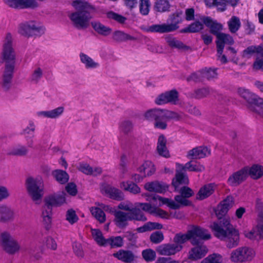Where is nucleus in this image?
I'll return each instance as SVG.
<instances>
[{"label": "nucleus", "instance_id": "45", "mask_svg": "<svg viewBox=\"0 0 263 263\" xmlns=\"http://www.w3.org/2000/svg\"><path fill=\"white\" fill-rule=\"evenodd\" d=\"M92 26L94 30L98 33L103 35H108L111 32V29L99 22H93L91 23Z\"/></svg>", "mask_w": 263, "mask_h": 263}, {"label": "nucleus", "instance_id": "15", "mask_svg": "<svg viewBox=\"0 0 263 263\" xmlns=\"http://www.w3.org/2000/svg\"><path fill=\"white\" fill-rule=\"evenodd\" d=\"M136 206H141L142 210L156 217H158L164 219H169L171 218V215L168 212L159 207L153 206L150 203L137 202Z\"/></svg>", "mask_w": 263, "mask_h": 263}, {"label": "nucleus", "instance_id": "52", "mask_svg": "<svg viewBox=\"0 0 263 263\" xmlns=\"http://www.w3.org/2000/svg\"><path fill=\"white\" fill-rule=\"evenodd\" d=\"M256 228L259 239L263 240V212L258 214Z\"/></svg>", "mask_w": 263, "mask_h": 263}, {"label": "nucleus", "instance_id": "12", "mask_svg": "<svg viewBox=\"0 0 263 263\" xmlns=\"http://www.w3.org/2000/svg\"><path fill=\"white\" fill-rule=\"evenodd\" d=\"M239 95L248 103L251 104V109L259 114H263V99L245 88H239Z\"/></svg>", "mask_w": 263, "mask_h": 263}, {"label": "nucleus", "instance_id": "28", "mask_svg": "<svg viewBox=\"0 0 263 263\" xmlns=\"http://www.w3.org/2000/svg\"><path fill=\"white\" fill-rule=\"evenodd\" d=\"M156 150L160 156L166 158L170 157V152L166 146V139L163 135H160L158 137Z\"/></svg>", "mask_w": 263, "mask_h": 263}, {"label": "nucleus", "instance_id": "38", "mask_svg": "<svg viewBox=\"0 0 263 263\" xmlns=\"http://www.w3.org/2000/svg\"><path fill=\"white\" fill-rule=\"evenodd\" d=\"M30 36H40L45 33V27L40 23L31 21Z\"/></svg>", "mask_w": 263, "mask_h": 263}, {"label": "nucleus", "instance_id": "21", "mask_svg": "<svg viewBox=\"0 0 263 263\" xmlns=\"http://www.w3.org/2000/svg\"><path fill=\"white\" fill-rule=\"evenodd\" d=\"M208 252V249L203 245H197L189 252L188 258L191 260H197L203 257Z\"/></svg>", "mask_w": 263, "mask_h": 263}, {"label": "nucleus", "instance_id": "23", "mask_svg": "<svg viewBox=\"0 0 263 263\" xmlns=\"http://www.w3.org/2000/svg\"><path fill=\"white\" fill-rule=\"evenodd\" d=\"M247 170L245 167L234 173L228 179V183L231 186H237L243 181L247 178Z\"/></svg>", "mask_w": 263, "mask_h": 263}, {"label": "nucleus", "instance_id": "46", "mask_svg": "<svg viewBox=\"0 0 263 263\" xmlns=\"http://www.w3.org/2000/svg\"><path fill=\"white\" fill-rule=\"evenodd\" d=\"M13 216L11 209L5 205L0 206V221H6L10 219Z\"/></svg>", "mask_w": 263, "mask_h": 263}, {"label": "nucleus", "instance_id": "33", "mask_svg": "<svg viewBox=\"0 0 263 263\" xmlns=\"http://www.w3.org/2000/svg\"><path fill=\"white\" fill-rule=\"evenodd\" d=\"M97 205L100 208L95 206L91 207L90 208V211L93 216H94L97 220L100 223H103L106 220V216L104 212L101 208L104 209L105 206L102 203H97Z\"/></svg>", "mask_w": 263, "mask_h": 263}, {"label": "nucleus", "instance_id": "2", "mask_svg": "<svg viewBox=\"0 0 263 263\" xmlns=\"http://www.w3.org/2000/svg\"><path fill=\"white\" fill-rule=\"evenodd\" d=\"M72 6L78 11L72 13L69 17L78 28H86L89 25L92 17V13L95 11L94 6L83 0H76L71 3Z\"/></svg>", "mask_w": 263, "mask_h": 263}, {"label": "nucleus", "instance_id": "44", "mask_svg": "<svg viewBox=\"0 0 263 263\" xmlns=\"http://www.w3.org/2000/svg\"><path fill=\"white\" fill-rule=\"evenodd\" d=\"M171 5L167 0H157L154 5V9L159 12L168 11Z\"/></svg>", "mask_w": 263, "mask_h": 263}, {"label": "nucleus", "instance_id": "32", "mask_svg": "<svg viewBox=\"0 0 263 263\" xmlns=\"http://www.w3.org/2000/svg\"><path fill=\"white\" fill-rule=\"evenodd\" d=\"M113 256L125 262H130L134 260L135 256L130 251L120 250L113 254Z\"/></svg>", "mask_w": 263, "mask_h": 263}, {"label": "nucleus", "instance_id": "5", "mask_svg": "<svg viewBox=\"0 0 263 263\" xmlns=\"http://www.w3.org/2000/svg\"><path fill=\"white\" fill-rule=\"evenodd\" d=\"M176 173L175 177L172 180V185L175 188V191L179 190L181 185H187L189 182V180L186 174L185 173L186 171L192 172H202L204 170V167L200 163L190 161L186 163L184 165L177 163Z\"/></svg>", "mask_w": 263, "mask_h": 263}, {"label": "nucleus", "instance_id": "22", "mask_svg": "<svg viewBox=\"0 0 263 263\" xmlns=\"http://www.w3.org/2000/svg\"><path fill=\"white\" fill-rule=\"evenodd\" d=\"M66 194L62 192L59 194L50 195L46 197L45 202L46 205L60 206L66 203Z\"/></svg>", "mask_w": 263, "mask_h": 263}, {"label": "nucleus", "instance_id": "18", "mask_svg": "<svg viewBox=\"0 0 263 263\" xmlns=\"http://www.w3.org/2000/svg\"><path fill=\"white\" fill-rule=\"evenodd\" d=\"M101 192L109 197L117 200H121L124 199L123 193L119 189L112 187L110 185L103 183L100 186Z\"/></svg>", "mask_w": 263, "mask_h": 263}, {"label": "nucleus", "instance_id": "62", "mask_svg": "<svg viewBox=\"0 0 263 263\" xmlns=\"http://www.w3.org/2000/svg\"><path fill=\"white\" fill-rule=\"evenodd\" d=\"M164 239L163 234L161 232L156 231L151 234V241L154 243H159Z\"/></svg>", "mask_w": 263, "mask_h": 263}, {"label": "nucleus", "instance_id": "9", "mask_svg": "<svg viewBox=\"0 0 263 263\" xmlns=\"http://www.w3.org/2000/svg\"><path fill=\"white\" fill-rule=\"evenodd\" d=\"M255 255L256 252L253 248L242 246L232 250L230 254L229 259L233 263L247 262L253 260Z\"/></svg>", "mask_w": 263, "mask_h": 263}, {"label": "nucleus", "instance_id": "58", "mask_svg": "<svg viewBox=\"0 0 263 263\" xmlns=\"http://www.w3.org/2000/svg\"><path fill=\"white\" fill-rule=\"evenodd\" d=\"M142 255L143 258L146 261H152L156 258V253L155 252L151 249H147L144 250L142 252Z\"/></svg>", "mask_w": 263, "mask_h": 263}, {"label": "nucleus", "instance_id": "63", "mask_svg": "<svg viewBox=\"0 0 263 263\" xmlns=\"http://www.w3.org/2000/svg\"><path fill=\"white\" fill-rule=\"evenodd\" d=\"M35 129V126L33 122L30 121L28 125L23 129L21 134L26 136H32L34 135V132Z\"/></svg>", "mask_w": 263, "mask_h": 263}, {"label": "nucleus", "instance_id": "6", "mask_svg": "<svg viewBox=\"0 0 263 263\" xmlns=\"http://www.w3.org/2000/svg\"><path fill=\"white\" fill-rule=\"evenodd\" d=\"M203 22L210 29L211 32L216 35V45L218 53H221L224 45H232L233 44V39L229 34L220 32L222 29V26L220 24L209 17L204 18Z\"/></svg>", "mask_w": 263, "mask_h": 263}, {"label": "nucleus", "instance_id": "7", "mask_svg": "<svg viewBox=\"0 0 263 263\" xmlns=\"http://www.w3.org/2000/svg\"><path fill=\"white\" fill-rule=\"evenodd\" d=\"M183 17L181 12H176L169 16L166 23L152 25L147 27L146 31L159 33L174 31L178 28V25L182 22Z\"/></svg>", "mask_w": 263, "mask_h": 263}, {"label": "nucleus", "instance_id": "40", "mask_svg": "<svg viewBox=\"0 0 263 263\" xmlns=\"http://www.w3.org/2000/svg\"><path fill=\"white\" fill-rule=\"evenodd\" d=\"M162 224L160 223L148 222L143 226L138 228L136 229V231L139 233H144L146 231H149L155 229L160 230L162 229Z\"/></svg>", "mask_w": 263, "mask_h": 263}, {"label": "nucleus", "instance_id": "20", "mask_svg": "<svg viewBox=\"0 0 263 263\" xmlns=\"http://www.w3.org/2000/svg\"><path fill=\"white\" fill-rule=\"evenodd\" d=\"M181 250L182 247L180 245H176L175 243L163 244L156 249L159 254L166 256L174 255Z\"/></svg>", "mask_w": 263, "mask_h": 263}, {"label": "nucleus", "instance_id": "42", "mask_svg": "<svg viewBox=\"0 0 263 263\" xmlns=\"http://www.w3.org/2000/svg\"><path fill=\"white\" fill-rule=\"evenodd\" d=\"M161 116L162 120H164L166 122L169 120H178L182 118V115L181 114L165 109H162Z\"/></svg>", "mask_w": 263, "mask_h": 263}, {"label": "nucleus", "instance_id": "41", "mask_svg": "<svg viewBox=\"0 0 263 263\" xmlns=\"http://www.w3.org/2000/svg\"><path fill=\"white\" fill-rule=\"evenodd\" d=\"M91 235L97 244L100 246H106V240L103 236L102 232L97 229H91Z\"/></svg>", "mask_w": 263, "mask_h": 263}, {"label": "nucleus", "instance_id": "3", "mask_svg": "<svg viewBox=\"0 0 263 263\" xmlns=\"http://www.w3.org/2000/svg\"><path fill=\"white\" fill-rule=\"evenodd\" d=\"M180 195H176L174 197L175 200L168 198L162 197L160 196H155L153 197L155 200H159V206H161L166 205L170 209H178L181 206H189L192 202L187 198L192 197L194 195L193 191L189 187L184 186L181 187L179 191Z\"/></svg>", "mask_w": 263, "mask_h": 263}, {"label": "nucleus", "instance_id": "60", "mask_svg": "<svg viewBox=\"0 0 263 263\" xmlns=\"http://www.w3.org/2000/svg\"><path fill=\"white\" fill-rule=\"evenodd\" d=\"M66 219L70 223L73 224L79 218L76 212L72 209H69L66 212Z\"/></svg>", "mask_w": 263, "mask_h": 263}, {"label": "nucleus", "instance_id": "51", "mask_svg": "<svg viewBox=\"0 0 263 263\" xmlns=\"http://www.w3.org/2000/svg\"><path fill=\"white\" fill-rule=\"evenodd\" d=\"M228 25L230 31L232 33H235L239 29L241 23L238 17L235 16H233L228 22Z\"/></svg>", "mask_w": 263, "mask_h": 263}, {"label": "nucleus", "instance_id": "64", "mask_svg": "<svg viewBox=\"0 0 263 263\" xmlns=\"http://www.w3.org/2000/svg\"><path fill=\"white\" fill-rule=\"evenodd\" d=\"M253 68L256 70L263 69V54L259 53L253 64Z\"/></svg>", "mask_w": 263, "mask_h": 263}, {"label": "nucleus", "instance_id": "43", "mask_svg": "<svg viewBox=\"0 0 263 263\" xmlns=\"http://www.w3.org/2000/svg\"><path fill=\"white\" fill-rule=\"evenodd\" d=\"M52 174L55 180L61 184L65 183L69 179V175L64 171L57 170L53 171Z\"/></svg>", "mask_w": 263, "mask_h": 263}, {"label": "nucleus", "instance_id": "57", "mask_svg": "<svg viewBox=\"0 0 263 263\" xmlns=\"http://www.w3.org/2000/svg\"><path fill=\"white\" fill-rule=\"evenodd\" d=\"M113 39L117 41H124L133 39L129 34L121 31H116L113 34Z\"/></svg>", "mask_w": 263, "mask_h": 263}, {"label": "nucleus", "instance_id": "36", "mask_svg": "<svg viewBox=\"0 0 263 263\" xmlns=\"http://www.w3.org/2000/svg\"><path fill=\"white\" fill-rule=\"evenodd\" d=\"M136 203L135 204V205H133V204L129 201H125L123 202H121L118 205V208L119 209L124 210L127 211L128 212H135L136 214H138L139 215H141L142 216H144L143 213L138 208H141V206H136Z\"/></svg>", "mask_w": 263, "mask_h": 263}, {"label": "nucleus", "instance_id": "37", "mask_svg": "<svg viewBox=\"0 0 263 263\" xmlns=\"http://www.w3.org/2000/svg\"><path fill=\"white\" fill-rule=\"evenodd\" d=\"M42 217L46 229H49L52 221V209L49 205H45L43 210Z\"/></svg>", "mask_w": 263, "mask_h": 263}, {"label": "nucleus", "instance_id": "24", "mask_svg": "<svg viewBox=\"0 0 263 263\" xmlns=\"http://www.w3.org/2000/svg\"><path fill=\"white\" fill-rule=\"evenodd\" d=\"M211 150L206 146H199L189 151L187 157L189 159H201L210 155Z\"/></svg>", "mask_w": 263, "mask_h": 263}, {"label": "nucleus", "instance_id": "11", "mask_svg": "<svg viewBox=\"0 0 263 263\" xmlns=\"http://www.w3.org/2000/svg\"><path fill=\"white\" fill-rule=\"evenodd\" d=\"M112 214L114 216V221L115 224L120 228L127 226V222L129 220H136L144 221L147 219L145 216L136 214L135 212H124L120 210H115L112 212Z\"/></svg>", "mask_w": 263, "mask_h": 263}, {"label": "nucleus", "instance_id": "49", "mask_svg": "<svg viewBox=\"0 0 263 263\" xmlns=\"http://www.w3.org/2000/svg\"><path fill=\"white\" fill-rule=\"evenodd\" d=\"M222 256L216 253L209 255L201 261V263H222Z\"/></svg>", "mask_w": 263, "mask_h": 263}, {"label": "nucleus", "instance_id": "54", "mask_svg": "<svg viewBox=\"0 0 263 263\" xmlns=\"http://www.w3.org/2000/svg\"><path fill=\"white\" fill-rule=\"evenodd\" d=\"M244 236L252 240H259L256 226L251 230H245L242 232Z\"/></svg>", "mask_w": 263, "mask_h": 263}, {"label": "nucleus", "instance_id": "56", "mask_svg": "<svg viewBox=\"0 0 263 263\" xmlns=\"http://www.w3.org/2000/svg\"><path fill=\"white\" fill-rule=\"evenodd\" d=\"M150 7L149 0H140V12L142 15H146L148 14Z\"/></svg>", "mask_w": 263, "mask_h": 263}, {"label": "nucleus", "instance_id": "55", "mask_svg": "<svg viewBox=\"0 0 263 263\" xmlns=\"http://www.w3.org/2000/svg\"><path fill=\"white\" fill-rule=\"evenodd\" d=\"M203 28V24L199 22H196L183 30V32H196Z\"/></svg>", "mask_w": 263, "mask_h": 263}, {"label": "nucleus", "instance_id": "29", "mask_svg": "<svg viewBox=\"0 0 263 263\" xmlns=\"http://www.w3.org/2000/svg\"><path fill=\"white\" fill-rule=\"evenodd\" d=\"M79 58L81 63L87 69H95L100 66L98 62L84 53L81 52L79 54Z\"/></svg>", "mask_w": 263, "mask_h": 263}, {"label": "nucleus", "instance_id": "31", "mask_svg": "<svg viewBox=\"0 0 263 263\" xmlns=\"http://www.w3.org/2000/svg\"><path fill=\"white\" fill-rule=\"evenodd\" d=\"M247 176L249 175L253 179H258L263 176V166L259 164H254L251 167L246 166Z\"/></svg>", "mask_w": 263, "mask_h": 263}, {"label": "nucleus", "instance_id": "19", "mask_svg": "<svg viewBox=\"0 0 263 263\" xmlns=\"http://www.w3.org/2000/svg\"><path fill=\"white\" fill-rule=\"evenodd\" d=\"M144 188L149 192L163 194L168 189V185L162 181H154L146 182Z\"/></svg>", "mask_w": 263, "mask_h": 263}, {"label": "nucleus", "instance_id": "47", "mask_svg": "<svg viewBox=\"0 0 263 263\" xmlns=\"http://www.w3.org/2000/svg\"><path fill=\"white\" fill-rule=\"evenodd\" d=\"M123 244V239L121 236H112L106 240V246L109 245L112 248H120Z\"/></svg>", "mask_w": 263, "mask_h": 263}, {"label": "nucleus", "instance_id": "59", "mask_svg": "<svg viewBox=\"0 0 263 263\" xmlns=\"http://www.w3.org/2000/svg\"><path fill=\"white\" fill-rule=\"evenodd\" d=\"M168 103L176 104L178 100V94L177 91L172 90L165 92Z\"/></svg>", "mask_w": 263, "mask_h": 263}, {"label": "nucleus", "instance_id": "4", "mask_svg": "<svg viewBox=\"0 0 263 263\" xmlns=\"http://www.w3.org/2000/svg\"><path fill=\"white\" fill-rule=\"evenodd\" d=\"M211 237L209 231L200 227L192 226L185 234H177L174 238L176 245H180L182 248V245L190 240L192 245L198 243L199 240H208Z\"/></svg>", "mask_w": 263, "mask_h": 263}, {"label": "nucleus", "instance_id": "16", "mask_svg": "<svg viewBox=\"0 0 263 263\" xmlns=\"http://www.w3.org/2000/svg\"><path fill=\"white\" fill-rule=\"evenodd\" d=\"M10 7L19 9H35L39 6L36 0H4Z\"/></svg>", "mask_w": 263, "mask_h": 263}, {"label": "nucleus", "instance_id": "17", "mask_svg": "<svg viewBox=\"0 0 263 263\" xmlns=\"http://www.w3.org/2000/svg\"><path fill=\"white\" fill-rule=\"evenodd\" d=\"M234 204V199L233 197L229 196L221 201L215 210V214L218 218L225 215L229 210Z\"/></svg>", "mask_w": 263, "mask_h": 263}, {"label": "nucleus", "instance_id": "48", "mask_svg": "<svg viewBox=\"0 0 263 263\" xmlns=\"http://www.w3.org/2000/svg\"><path fill=\"white\" fill-rule=\"evenodd\" d=\"M31 21L21 23L18 27V32L20 34L27 37L31 35Z\"/></svg>", "mask_w": 263, "mask_h": 263}, {"label": "nucleus", "instance_id": "34", "mask_svg": "<svg viewBox=\"0 0 263 263\" xmlns=\"http://www.w3.org/2000/svg\"><path fill=\"white\" fill-rule=\"evenodd\" d=\"M138 171L141 174H143L146 177L151 176L155 172V167L152 162L150 161H145L143 163L138 167Z\"/></svg>", "mask_w": 263, "mask_h": 263}, {"label": "nucleus", "instance_id": "13", "mask_svg": "<svg viewBox=\"0 0 263 263\" xmlns=\"http://www.w3.org/2000/svg\"><path fill=\"white\" fill-rule=\"evenodd\" d=\"M162 109L153 108L146 110L143 114L144 119L147 121H155L154 127L160 129H165L167 127V123L162 120Z\"/></svg>", "mask_w": 263, "mask_h": 263}, {"label": "nucleus", "instance_id": "27", "mask_svg": "<svg viewBox=\"0 0 263 263\" xmlns=\"http://www.w3.org/2000/svg\"><path fill=\"white\" fill-rule=\"evenodd\" d=\"M15 64H5L4 71L2 84L5 88H8L11 82L14 71Z\"/></svg>", "mask_w": 263, "mask_h": 263}, {"label": "nucleus", "instance_id": "30", "mask_svg": "<svg viewBox=\"0 0 263 263\" xmlns=\"http://www.w3.org/2000/svg\"><path fill=\"white\" fill-rule=\"evenodd\" d=\"M216 185L214 183H209L202 186L196 195L198 200H203L211 196L214 192Z\"/></svg>", "mask_w": 263, "mask_h": 263}, {"label": "nucleus", "instance_id": "26", "mask_svg": "<svg viewBox=\"0 0 263 263\" xmlns=\"http://www.w3.org/2000/svg\"><path fill=\"white\" fill-rule=\"evenodd\" d=\"M216 70V69L205 68L201 71L193 74L192 75V78L195 81L202 80V79L200 77L206 78L209 80L214 79L216 78L217 76Z\"/></svg>", "mask_w": 263, "mask_h": 263}, {"label": "nucleus", "instance_id": "1", "mask_svg": "<svg viewBox=\"0 0 263 263\" xmlns=\"http://www.w3.org/2000/svg\"><path fill=\"white\" fill-rule=\"evenodd\" d=\"M218 221L210 226L215 237L226 242L229 249L234 248L239 243V231L234 228L229 217H220Z\"/></svg>", "mask_w": 263, "mask_h": 263}, {"label": "nucleus", "instance_id": "35", "mask_svg": "<svg viewBox=\"0 0 263 263\" xmlns=\"http://www.w3.org/2000/svg\"><path fill=\"white\" fill-rule=\"evenodd\" d=\"M120 187L121 189L133 194H137L141 192V189L136 183L129 180L121 182Z\"/></svg>", "mask_w": 263, "mask_h": 263}, {"label": "nucleus", "instance_id": "50", "mask_svg": "<svg viewBox=\"0 0 263 263\" xmlns=\"http://www.w3.org/2000/svg\"><path fill=\"white\" fill-rule=\"evenodd\" d=\"M43 76V68L39 65H35L33 69L31 80L35 83L38 82Z\"/></svg>", "mask_w": 263, "mask_h": 263}, {"label": "nucleus", "instance_id": "39", "mask_svg": "<svg viewBox=\"0 0 263 263\" xmlns=\"http://www.w3.org/2000/svg\"><path fill=\"white\" fill-rule=\"evenodd\" d=\"M28 153V149L23 145L10 147L7 151V154L12 156H24Z\"/></svg>", "mask_w": 263, "mask_h": 263}, {"label": "nucleus", "instance_id": "25", "mask_svg": "<svg viewBox=\"0 0 263 263\" xmlns=\"http://www.w3.org/2000/svg\"><path fill=\"white\" fill-rule=\"evenodd\" d=\"M64 108L62 106H59L53 109L48 110L40 111L36 112V116L40 118H45L49 119H57L63 114Z\"/></svg>", "mask_w": 263, "mask_h": 263}, {"label": "nucleus", "instance_id": "61", "mask_svg": "<svg viewBox=\"0 0 263 263\" xmlns=\"http://www.w3.org/2000/svg\"><path fill=\"white\" fill-rule=\"evenodd\" d=\"M107 16L108 18L112 19L119 23H124L126 20V17L112 11L107 12Z\"/></svg>", "mask_w": 263, "mask_h": 263}, {"label": "nucleus", "instance_id": "53", "mask_svg": "<svg viewBox=\"0 0 263 263\" xmlns=\"http://www.w3.org/2000/svg\"><path fill=\"white\" fill-rule=\"evenodd\" d=\"M256 53L257 54L259 53L263 54V46H250L248 47L243 51L244 57H249L253 53Z\"/></svg>", "mask_w": 263, "mask_h": 263}, {"label": "nucleus", "instance_id": "14", "mask_svg": "<svg viewBox=\"0 0 263 263\" xmlns=\"http://www.w3.org/2000/svg\"><path fill=\"white\" fill-rule=\"evenodd\" d=\"M0 245L9 254H14L20 249V246L7 232L0 233Z\"/></svg>", "mask_w": 263, "mask_h": 263}, {"label": "nucleus", "instance_id": "8", "mask_svg": "<svg viewBox=\"0 0 263 263\" xmlns=\"http://www.w3.org/2000/svg\"><path fill=\"white\" fill-rule=\"evenodd\" d=\"M25 184L28 195L34 201L42 199L44 195V183L41 177H29L26 179Z\"/></svg>", "mask_w": 263, "mask_h": 263}, {"label": "nucleus", "instance_id": "10", "mask_svg": "<svg viewBox=\"0 0 263 263\" xmlns=\"http://www.w3.org/2000/svg\"><path fill=\"white\" fill-rule=\"evenodd\" d=\"M12 43V34L7 33L4 38L1 53V58L5 62V64H16V53Z\"/></svg>", "mask_w": 263, "mask_h": 263}]
</instances>
